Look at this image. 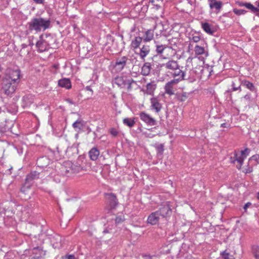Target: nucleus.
<instances>
[{
  "mask_svg": "<svg viewBox=\"0 0 259 259\" xmlns=\"http://www.w3.org/2000/svg\"><path fill=\"white\" fill-rule=\"evenodd\" d=\"M161 68H164L166 69L174 70L180 67L177 61L171 60L165 63L160 64Z\"/></svg>",
  "mask_w": 259,
  "mask_h": 259,
  "instance_id": "nucleus-10",
  "label": "nucleus"
},
{
  "mask_svg": "<svg viewBox=\"0 0 259 259\" xmlns=\"http://www.w3.org/2000/svg\"><path fill=\"white\" fill-rule=\"evenodd\" d=\"M167 48V47L165 45H157L156 51L157 53V54H161L163 52L164 49Z\"/></svg>",
  "mask_w": 259,
  "mask_h": 259,
  "instance_id": "nucleus-37",
  "label": "nucleus"
},
{
  "mask_svg": "<svg viewBox=\"0 0 259 259\" xmlns=\"http://www.w3.org/2000/svg\"><path fill=\"white\" fill-rule=\"evenodd\" d=\"M50 239L54 248L59 247V244H60L61 241V238L59 235L57 234L51 235Z\"/></svg>",
  "mask_w": 259,
  "mask_h": 259,
  "instance_id": "nucleus-18",
  "label": "nucleus"
},
{
  "mask_svg": "<svg viewBox=\"0 0 259 259\" xmlns=\"http://www.w3.org/2000/svg\"><path fill=\"white\" fill-rule=\"evenodd\" d=\"M20 71L19 70L8 69L7 70L5 76L3 79H8V80L13 81L18 84L20 81Z\"/></svg>",
  "mask_w": 259,
  "mask_h": 259,
  "instance_id": "nucleus-3",
  "label": "nucleus"
},
{
  "mask_svg": "<svg viewBox=\"0 0 259 259\" xmlns=\"http://www.w3.org/2000/svg\"><path fill=\"white\" fill-rule=\"evenodd\" d=\"M85 89L87 91L93 92L92 89L91 88V87L90 86H87Z\"/></svg>",
  "mask_w": 259,
  "mask_h": 259,
  "instance_id": "nucleus-52",
  "label": "nucleus"
},
{
  "mask_svg": "<svg viewBox=\"0 0 259 259\" xmlns=\"http://www.w3.org/2000/svg\"><path fill=\"white\" fill-rule=\"evenodd\" d=\"M163 144H160V145H158L157 147H156V149H157V151L158 152V153H162L164 150V148H163Z\"/></svg>",
  "mask_w": 259,
  "mask_h": 259,
  "instance_id": "nucleus-43",
  "label": "nucleus"
},
{
  "mask_svg": "<svg viewBox=\"0 0 259 259\" xmlns=\"http://www.w3.org/2000/svg\"><path fill=\"white\" fill-rule=\"evenodd\" d=\"M255 4L256 5V7H255L253 5V9H251V12L255 15L257 14V13H259V2H256L255 3Z\"/></svg>",
  "mask_w": 259,
  "mask_h": 259,
  "instance_id": "nucleus-41",
  "label": "nucleus"
},
{
  "mask_svg": "<svg viewBox=\"0 0 259 259\" xmlns=\"http://www.w3.org/2000/svg\"><path fill=\"white\" fill-rule=\"evenodd\" d=\"M72 126L74 128H78L79 130L81 129L83 127L82 120H77L73 123Z\"/></svg>",
  "mask_w": 259,
  "mask_h": 259,
  "instance_id": "nucleus-36",
  "label": "nucleus"
},
{
  "mask_svg": "<svg viewBox=\"0 0 259 259\" xmlns=\"http://www.w3.org/2000/svg\"><path fill=\"white\" fill-rule=\"evenodd\" d=\"M67 259H76L75 257L73 255H69L66 257Z\"/></svg>",
  "mask_w": 259,
  "mask_h": 259,
  "instance_id": "nucleus-49",
  "label": "nucleus"
},
{
  "mask_svg": "<svg viewBox=\"0 0 259 259\" xmlns=\"http://www.w3.org/2000/svg\"><path fill=\"white\" fill-rule=\"evenodd\" d=\"M241 82L239 79H236L232 82V86L233 87V91H236L237 90L241 91Z\"/></svg>",
  "mask_w": 259,
  "mask_h": 259,
  "instance_id": "nucleus-26",
  "label": "nucleus"
},
{
  "mask_svg": "<svg viewBox=\"0 0 259 259\" xmlns=\"http://www.w3.org/2000/svg\"><path fill=\"white\" fill-rule=\"evenodd\" d=\"M153 31L152 30H148L145 32V37L144 39L145 41H149L153 38Z\"/></svg>",
  "mask_w": 259,
  "mask_h": 259,
  "instance_id": "nucleus-28",
  "label": "nucleus"
},
{
  "mask_svg": "<svg viewBox=\"0 0 259 259\" xmlns=\"http://www.w3.org/2000/svg\"><path fill=\"white\" fill-rule=\"evenodd\" d=\"M241 84L246 87L251 91L255 90V87L252 83L248 80H243L241 82Z\"/></svg>",
  "mask_w": 259,
  "mask_h": 259,
  "instance_id": "nucleus-29",
  "label": "nucleus"
},
{
  "mask_svg": "<svg viewBox=\"0 0 259 259\" xmlns=\"http://www.w3.org/2000/svg\"><path fill=\"white\" fill-rule=\"evenodd\" d=\"M194 51L196 55H202L204 52V49L203 47L196 45L194 48Z\"/></svg>",
  "mask_w": 259,
  "mask_h": 259,
  "instance_id": "nucleus-33",
  "label": "nucleus"
},
{
  "mask_svg": "<svg viewBox=\"0 0 259 259\" xmlns=\"http://www.w3.org/2000/svg\"><path fill=\"white\" fill-rule=\"evenodd\" d=\"M127 60V58L125 56L117 59L114 65V67L118 71H121L126 65Z\"/></svg>",
  "mask_w": 259,
  "mask_h": 259,
  "instance_id": "nucleus-11",
  "label": "nucleus"
},
{
  "mask_svg": "<svg viewBox=\"0 0 259 259\" xmlns=\"http://www.w3.org/2000/svg\"><path fill=\"white\" fill-rule=\"evenodd\" d=\"M191 41L194 42H198L200 40V37L198 35H192V37L190 38Z\"/></svg>",
  "mask_w": 259,
  "mask_h": 259,
  "instance_id": "nucleus-40",
  "label": "nucleus"
},
{
  "mask_svg": "<svg viewBox=\"0 0 259 259\" xmlns=\"http://www.w3.org/2000/svg\"><path fill=\"white\" fill-rule=\"evenodd\" d=\"M150 51V47L148 45H143L140 49V52L138 53L141 59L145 61V57L149 54Z\"/></svg>",
  "mask_w": 259,
  "mask_h": 259,
  "instance_id": "nucleus-14",
  "label": "nucleus"
},
{
  "mask_svg": "<svg viewBox=\"0 0 259 259\" xmlns=\"http://www.w3.org/2000/svg\"><path fill=\"white\" fill-rule=\"evenodd\" d=\"M58 85L66 89H69L71 87V81L69 79L64 78L58 80Z\"/></svg>",
  "mask_w": 259,
  "mask_h": 259,
  "instance_id": "nucleus-20",
  "label": "nucleus"
},
{
  "mask_svg": "<svg viewBox=\"0 0 259 259\" xmlns=\"http://www.w3.org/2000/svg\"><path fill=\"white\" fill-rule=\"evenodd\" d=\"M221 254L224 259H235L232 255H230L229 253L226 251H224Z\"/></svg>",
  "mask_w": 259,
  "mask_h": 259,
  "instance_id": "nucleus-38",
  "label": "nucleus"
},
{
  "mask_svg": "<svg viewBox=\"0 0 259 259\" xmlns=\"http://www.w3.org/2000/svg\"><path fill=\"white\" fill-rule=\"evenodd\" d=\"M250 160H254L256 161L257 163H258V160H259V155L256 154L253 155L249 159Z\"/></svg>",
  "mask_w": 259,
  "mask_h": 259,
  "instance_id": "nucleus-46",
  "label": "nucleus"
},
{
  "mask_svg": "<svg viewBox=\"0 0 259 259\" xmlns=\"http://www.w3.org/2000/svg\"><path fill=\"white\" fill-rule=\"evenodd\" d=\"M139 115L140 119L148 125L154 126L157 124L156 120L149 114L144 112H142Z\"/></svg>",
  "mask_w": 259,
  "mask_h": 259,
  "instance_id": "nucleus-5",
  "label": "nucleus"
},
{
  "mask_svg": "<svg viewBox=\"0 0 259 259\" xmlns=\"http://www.w3.org/2000/svg\"><path fill=\"white\" fill-rule=\"evenodd\" d=\"M157 212L159 213V216H161L163 218L170 216L171 214L172 210L169 202L163 203Z\"/></svg>",
  "mask_w": 259,
  "mask_h": 259,
  "instance_id": "nucleus-4",
  "label": "nucleus"
},
{
  "mask_svg": "<svg viewBox=\"0 0 259 259\" xmlns=\"http://www.w3.org/2000/svg\"><path fill=\"white\" fill-rule=\"evenodd\" d=\"M33 251L34 253H38L39 257H41L46 254V251L44 250L41 246L34 247L33 248Z\"/></svg>",
  "mask_w": 259,
  "mask_h": 259,
  "instance_id": "nucleus-27",
  "label": "nucleus"
},
{
  "mask_svg": "<svg viewBox=\"0 0 259 259\" xmlns=\"http://www.w3.org/2000/svg\"><path fill=\"white\" fill-rule=\"evenodd\" d=\"M142 41V38L140 36L135 37L131 43V47L134 49H137Z\"/></svg>",
  "mask_w": 259,
  "mask_h": 259,
  "instance_id": "nucleus-25",
  "label": "nucleus"
},
{
  "mask_svg": "<svg viewBox=\"0 0 259 259\" xmlns=\"http://www.w3.org/2000/svg\"><path fill=\"white\" fill-rule=\"evenodd\" d=\"M33 102V98L31 95H25L22 98V106L23 108L29 107Z\"/></svg>",
  "mask_w": 259,
  "mask_h": 259,
  "instance_id": "nucleus-15",
  "label": "nucleus"
},
{
  "mask_svg": "<svg viewBox=\"0 0 259 259\" xmlns=\"http://www.w3.org/2000/svg\"><path fill=\"white\" fill-rule=\"evenodd\" d=\"M18 84L13 81L3 79L2 91L5 94L8 96L11 95L15 92Z\"/></svg>",
  "mask_w": 259,
  "mask_h": 259,
  "instance_id": "nucleus-2",
  "label": "nucleus"
},
{
  "mask_svg": "<svg viewBox=\"0 0 259 259\" xmlns=\"http://www.w3.org/2000/svg\"><path fill=\"white\" fill-rule=\"evenodd\" d=\"M257 198L259 199V192L257 194Z\"/></svg>",
  "mask_w": 259,
  "mask_h": 259,
  "instance_id": "nucleus-59",
  "label": "nucleus"
},
{
  "mask_svg": "<svg viewBox=\"0 0 259 259\" xmlns=\"http://www.w3.org/2000/svg\"><path fill=\"white\" fill-rule=\"evenodd\" d=\"M110 133L113 137H116V136H117V135L118 134V132L117 131V130L116 129L112 128L110 130Z\"/></svg>",
  "mask_w": 259,
  "mask_h": 259,
  "instance_id": "nucleus-45",
  "label": "nucleus"
},
{
  "mask_svg": "<svg viewBox=\"0 0 259 259\" xmlns=\"http://www.w3.org/2000/svg\"><path fill=\"white\" fill-rule=\"evenodd\" d=\"M33 1L37 4H41L43 3L42 0H33Z\"/></svg>",
  "mask_w": 259,
  "mask_h": 259,
  "instance_id": "nucleus-51",
  "label": "nucleus"
},
{
  "mask_svg": "<svg viewBox=\"0 0 259 259\" xmlns=\"http://www.w3.org/2000/svg\"><path fill=\"white\" fill-rule=\"evenodd\" d=\"M42 43V42L41 41H37L36 44V47L39 48H40Z\"/></svg>",
  "mask_w": 259,
  "mask_h": 259,
  "instance_id": "nucleus-50",
  "label": "nucleus"
},
{
  "mask_svg": "<svg viewBox=\"0 0 259 259\" xmlns=\"http://www.w3.org/2000/svg\"><path fill=\"white\" fill-rule=\"evenodd\" d=\"M22 46H23V48H24L26 46V45H24V44H23L22 45Z\"/></svg>",
  "mask_w": 259,
  "mask_h": 259,
  "instance_id": "nucleus-58",
  "label": "nucleus"
},
{
  "mask_svg": "<svg viewBox=\"0 0 259 259\" xmlns=\"http://www.w3.org/2000/svg\"><path fill=\"white\" fill-rule=\"evenodd\" d=\"M255 15L259 17V13H257V14Z\"/></svg>",
  "mask_w": 259,
  "mask_h": 259,
  "instance_id": "nucleus-57",
  "label": "nucleus"
},
{
  "mask_svg": "<svg viewBox=\"0 0 259 259\" xmlns=\"http://www.w3.org/2000/svg\"><path fill=\"white\" fill-rule=\"evenodd\" d=\"M39 173L36 171H32L29 174H28L25 179V183L23 188L21 189V191H23V189L25 187L29 188L32 182L34 180L38 179L39 178Z\"/></svg>",
  "mask_w": 259,
  "mask_h": 259,
  "instance_id": "nucleus-6",
  "label": "nucleus"
},
{
  "mask_svg": "<svg viewBox=\"0 0 259 259\" xmlns=\"http://www.w3.org/2000/svg\"><path fill=\"white\" fill-rule=\"evenodd\" d=\"M154 2V1H153V0L151 1L152 3H153Z\"/></svg>",
  "mask_w": 259,
  "mask_h": 259,
  "instance_id": "nucleus-60",
  "label": "nucleus"
},
{
  "mask_svg": "<svg viewBox=\"0 0 259 259\" xmlns=\"http://www.w3.org/2000/svg\"><path fill=\"white\" fill-rule=\"evenodd\" d=\"M106 199L110 209H114L118 204L117 199L113 193L106 194Z\"/></svg>",
  "mask_w": 259,
  "mask_h": 259,
  "instance_id": "nucleus-8",
  "label": "nucleus"
},
{
  "mask_svg": "<svg viewBox=\"0 0 259 259\" xmlns=\"http://www.w3.org/2000/svg\"><path fill=\"white\" fill-rule=\"evenodd\" d=\"M135 82V81L133 79H126V85H127V89H131L132 88V83Z\"/></svg>",
  "mask_w": 259,
  "mask_h": 259,
  "instance_id": "nucleus-44",
  "label": "nucleus"
},
{
  "mask_svg": "<svg viewBox=\"0 0 259 259\" xmlns=\"http://www.w3.org/2000/svg\"><path fill=\"white\" fill-rule=\"evenodd\" d=\"M159 215L157 211L151 213L148 217L147 223L152 225H156L159 220Z\"/></svg>",
  "mask_w": 259,
  "mask_h": 259,
  "instance_id": "nucleus-12",
  "label": "nucleus"
},
{
  "mask_svg": "<svg viewBox=\"0 0 259 259\" xmlns=\"http://www.w3.org/2000/svg\"><path fill=\"white\" fill-rule=\"evenodd\" d=\"M250 152V150L248 148H246L245 150L241 151V155L242 157L245 158L247 155H248Z\"/></svg>",
  "mask_w": 259,
  "mask_h": 259,
  "instance_id": "nucleus-42",
  "label": "nucleus"
},
{
  "mask_svg": "<svg viewBox=\"0 0 259 259\" xmlns=\"http://www.w3.org/2000/svg\"><path fill=\"white\" fill-rule=\"evenodd\" d=\"M50 163V159L47 156H42L37 159L36 164L41 168L46 167Z\"/></svg>",
  "mask_w": 259,
  "mask_h": 259,
  "instance_id": "nucleus-13",
  "label": "nucleus"
},
{
  "mask_svg": "<svg viewBox=\"0 0 259 259\" xmlns=\"http://www.w3.org/2000/svg\"><path fill=\"white\" fill-rule=\"evenodd\" d=\"M154 6H155L156 9L157 10L159 9V8H160V6H159V5H154Z\"/></svg>",
  "mask_w": 259,
  "mask_h": 259,
  "instance_id": "nucleus-55",
  "label": "nucleus"
},
{
  "mask_svg": "<svg viewBox=\"0 0 259 259\" xmlns=\"http://www.w3.org/2000/svg\"><path fill=\"white\" fill-rule=\"evenodd\" d=\"M126 81V79H124L123 76H117L114 79V83L121 88L125 87Z\"/></svg>",
  "mask_w": 259,
  "mask_h": 259,
  "instance_id": "nucleus-23",
  "label": "nucleus"
},
{
  "mask_svg": "<svg viewBox=\"0 0 259 259\" xmlns=\"http://www.w3.org/2000/svg\"><path fill=\"white\" fill-rule=\"evenodd\" d=\"M150 103L151 110H154L156 113H158L160 111L162 108V105L159 99L155 97L152 98L150 99Z\"/></svg>",
  "mask_w": 259,
  "mask_h": 259,
  "instance_id": "nucleus-9",
  "label": "nucleus"
},
{
  "mask_svg": "<svg viewBox=\"0 0 259 259\" xmlns=\"http://www.w3.org/2000/svg\"><path fill=\"white\" fill-rule=\"evenodd\" d=\"M252 252L256 259H259V246H253L252 247Z\"/></svg>",
  "mask_w": 259,
  "mask_h": 259,
  "instance_id": "nucleus-35",
  "label": "nucleus"
},
{
  "mask_svg": "<svg viewBox=\"0 0 259 259\" xmlns=\"http://www.w3.org/2000/svg\"><path fill=\"white\" fill-rule=\"evenodd\" d=\"M201 26L204 31L209 34H213L214 32L211 25L207 22L202 23Z\"/></svg>",
  "mask_w": 259,
  "mask_h": 259,
  "instance_id": "nucleus-24",
  "label": "nucleus"
},
{
  "mask_svg": "<svg viewBox=\"0 0 259 259\" xmlns=\"http://www.w3.org/2000/svg\"><path fill=\"white\" fill-rule=\"evenodd\" d=\"M99 154V150L95 147L92 148L89 152L90 158L93 161L96 160L98 159Z\"/></svg>",
  "mask_w": 259,
  "mask_h": 259,
  "instance_id": "nucleus-22",
  "label": "nucleus"
},
{
  "mask_svg": "<svg viewBox=\"0 0 259 259\" xmlns=\"http://www.w3.org/2000/svg\"><path fill=\"white\" fill-rule=\"evenodd\" d=\"M209 7L211 9H215L216 11H219L223 6V3L221 1H217L216 0H209Z\"/></svg>",
  "mask_w": 259,
  "mask_h": 259,
  "instance_id": "nucleus-19",
  "label": "nucleus"
},
{
  "mask_svg": "<svg viewBox=\"0 0 259 259\" xmlns=\"http://www.w3.org/2000/svg\"><path fill=\"white\" fill-rule=\"evenodd\" d=\"M174 72L172 73L174 77H178L175 79H178V82L183 79H184L185 72L180 69L179 67L178 69H176L173 70Z\"/></svg>",
  "mask_w": 259,
  "mask_h": 259,
  "instance_id": "nucleus-21",
  "label": "nucleus"
},
{
  "mask_svg": "<svg viewBox=\"0 0 259 259\" xmlns=\"http://www.w3.org/2000/svg\"><path fill=\"white\" fill-rule=\"evenodd\" d=\"M251 203L250 202H247V203H246L244 207H243V208L245 210H246L247 209V208L250 206L251 205Z\"/></svg>",
  "mask_w": 259,
  "mask_h": 259,
  "instance_id": "nucleus-48",
  "label": "nucleus"
},
{
  "mask_svg": "<svg viewBox=\"0 0 259 259\" xmlns=\"http://www.w3.org/2000/svg\"><path fill=\"white\" fill-rule=\"evenodd\" d=\"M155 84L152 82L148 83L147 84V92L149 94H152L155 89Z\"/></svg>",
  "mask_w": 259,
  "mask_h": 259,
  "instance_id": "nucleus-31",
  "label": "nucleus"
},
{
  "mask_svg": "<svg viewBox=\"0 0 259 259\" xmlns=\"http://www.w3.org/2000/svg\"><path fill=\"white\" fill-rule=\"evenodd\" d=\"M177 98L179 101L184 102L187 99L188 96L187 93L184 92L182 94H177Z\"/></svg>",
  "mask_w": 259,
  "mask_h": 259,
  "instance_id": "nucleus-34",
  "label": "nucleus"
},
{
  "mask_svg": "<svg viewBox=\"0 0 259 259\" xmlns=\"http://www.w3.org/2000/svg\"><path fill=\"white\" fill-rule=\"evenodd\" d=\"M27 25L30 31L40 32L50 27L51 20L50 19H45L40 17L33 18L27 23Z\"/></svg>",
  "mask_w": 259,
  "mask_h": 259,
  "instance_id": "nucleus-1",
  "label": "nucleus"
},
{
  "mask_svg": "<svg viewBox=\"0 0 259 259\" xmlns=\"http://www.w3.org/2000/svg\"><path fill=\"white\" fill-rule=\"evenodd\" d=\"M244 159V158L242 156H238L237 153H235L234 157H231V162L234 163L235 161H237L239 164L237 165L236 167L238 169H240L243 164Z\"/></svg>",
  "mask_w": 259,
  "mask_h": 259,
  "instance_id": "nucleus-16",
  "label": "nucleus"
},
{
  "mask_svg": "<svg viewBox=\"0 0 259 259\" xmlns=\"http://www.w3.org/2000/svg\"><path fill=\"white\" fill-rule=\"evenodd\" d=\"M151 65L149 62H145L141 68V73L144 76H148L150 74Z\"/></svg>",
  "mask_w": 259,
  "mask_h": 259,
  "instance_id": "nucleus-17",
  "label": "nucleus"
},
{
  "mask_svg": "<svg viewBox=\"0 0 259 259\" xmlns=\"http://www.w3.org/2000/svg\"><path fill=\"white\" fill-rule=\"evenodd\" d=\"M67 101L69 103H70V104H73V102H72V101L71 100H70V99H67Z\"/></svg>",
  "mask_w": 259,
  "mask_h": 259,
  "instance_id": "nucleus-54",
  "label": "nucleus"
},
{
  "mask_svg": "<svg viewBox=\"0 0 259 259\" xmlns=\"http://www.w3.org/2000/svg\"><path fill=\"white\" fill-rule=\"evenodd\" d=\"M244 98L245 99H248L249 98V96H248L247 95H245Z\"/></svg>",
  "mask_w": 259,
  "mask_h": 259,
  "instance_id": "nucleus-56",
  "label": "nucleus"
},
{
  "mask_svg": "<svg viewBox=\"0 0 259 259\" xmlns=\"http://www.w3.org/2000/svg\"><path fill=\"white\" fill-rule=\"evenodd\" d=\"M123 123L128 126L132 127L135 124V121L133 119L126 118L123 120Z\"/></svg>",
  "mask_w": 259,
  "mask_h": 259,
  "instance_id": "nucleus-32",
  "label": "nucleus"
},
{
  "mask_svg": "<svg viewBox=\"0 0 259 259\" xmlns=\"http://www.w3.org/2000/svg\"><path fill=\"white\" fill-rule=\"evenodd\" d=\"M237 4L240 7H245L250 11L253 9V5L250 3H244L243 2H237Z\"/></svg>",
  "mask_w": 259,
  "mask_h": 259,
  "instance_id": "nucleus-30",
  "label": "nucleus"
},
{
  "mask_svg": "<svg viewBox=\"0 0 259 259\" xmlns=\"http://www.w3.org/2000/svg\"><path fill=\"white\" fill-rule=\"evenodd\" d=\"M178 83V79H172L167 82L164 87L165 93L170 96L174 95V87Z\"/></svg>",
  "mask_w": 259,
  "mask_h": 259,
  "instance_id": "nucleus-7",
  "label": "nucleus"
},
{
  "mask_svg": "<svg viewBox=\"0 0 259 259\" xmlns=\"http://www.w3.org/2000/svg\"><path fill=\"white\" fill-rule=\"evenodd\" d=\"M123 221V219L120 217H117L116 218L115 220V222L116 224H119L121 222H122Z\"/></svg>",
  "mask_w": 259,
  "mask_h": 259,
  "instance_id": "nucleus-47",
  "label": "nucleus"
},
{
  "mask_svg": "<svg viewBox=\"0 0 259 259\" xmlns=\"http://www.w3.org/2000/svg\"><path fill=\"white\" fill-rule=\"evenodd\" d=\"M226 123H223L221 124V126L222 127H226Z\"/></svg>",
  "mask_w": 259,
  "mask_h": 259,
  "instance_id": "nucleus-53",
  "label": "nucleus"
},
{
  "mask_svg": "<svg viewBox=\"0 0 259 259\" xmlns=\"http://www.w3.org/2000/svg\"><path fill=\"white\" fill-rule=\"evenodd\" d=\"M233 12L237 15H241L246 14L247 13V11L242 9H234Z\"/></svg>",
  "mask_w": 259,
  "mask_h": 259,
  "instance_id": "nucleus-39",
  "label": "nucleus"
}]
</instances>
